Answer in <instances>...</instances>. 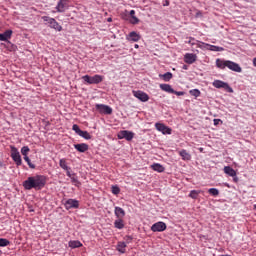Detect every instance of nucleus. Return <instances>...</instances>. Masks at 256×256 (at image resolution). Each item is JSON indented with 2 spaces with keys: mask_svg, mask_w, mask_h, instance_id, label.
<instances>
[{
  "mask_svg": "<svg viewBox=\"0 0 256 256\" xmlns=\"http://www.w3.org/2000/svg\"><path fill=\"white\" fill-rule=\"evenodd\" d=\"M47 183V178L45 176H30L23 182V187L27 191H31V189H35L36 191H40L45 187Z\"/></svg>",
  "mask_w": 256,
  "mask_h": 256,
  "instance_id": "1",
  "label": "nucleus"
},
{
  "mask_svg": "<svg viewBox=\"0 0 256 256\" xmlns=\"http://www.w3.org/2000/svg\"><path fill=\"white\" fill-rule=\"evenodd\" d=\"M216 66L221 70H225V68L227 67L229 68V70H232V72H237V73L242 72V68L239 65V63H235V61H231V60H220V58H218L216 60Z\"/></svg>",
  "mask_w": 256,
  "mask_h": 256,
  "instance_id": "2",
  "label": "nucleus"
},
{
  "mask_svg": "<svg viewBox=\"0 0 256 256\" xmlns=\"http://www.w3.org/2000/svg\"><path fill=\"white\" fill-rule=\"evenodd\" d=\"M82 80L85 83H87L88 85L99 84V83L103 82L104 76H102V75H94V76L84 75V76H82Z\"/></svg>",
  "mask_w": 256,
  "mask_h": 256,
  "instance_id": "3",
  "label": "nucleus"
},
{
  "mask_svg": "<svg viewBox=\"0 0 256 256\" xmlns=\"http://www.w3.org/2000/svg\"><path fill=\"white\" fill-rule=\"evenodd\" d=\"M42 19H43V21L48 23L50 28H52L53 30H56V31L63 30V27L61 26V24L58 23V21H56L55 18H50V16H42Z\"/></svg>",
  "mask_w": 256,
  "mask_h": 256,
  "instance_id": "4",
  "label": "nucleus"
},
{
  "mask_svg": "<svg viewBox=\"0 0 256 256\" xmlns=\"http://www.w3.org/2000/svg\"><path fill=\"white\" fill-rule=\"evenodd\" d=\"M11 158L16 162V166H22V157L16 147H11Z\"/></svg>",
  "mask_w": 256,
  "mask_h": 256,
  "instance_id": "5",
  "label": "nucleus"
},
{
  "mask_svg": "<svg viewBox=\"0 0 256 256\" xmlns=\"http://www.w3.org/2000/svg\"><path fill=\"white\" fill-rule=\"evenodd\" d=\"M95 109L99 113H105L106 115H111L113 113V108L109 107V105H104L102 103H97L95 105Z\"/></svg>",
  "mask_w": 256,
  "mask_h": 256,
  "instance_id": "6",
  "label": "nucleus"
},
{
  "mask_svg": "<svg viewBox=\"0 0 256 256\" xmlns=\"http://www.w3.org/2000/svg\"><path fill=\"white\" fill-rule=\"evenodd\" d=\"M167 229V224L166 222H163V221H158V222H155L152 226H151V231H153L154 233H157V232H163Z\"/></svg>",
  "mask_w": 256,
  "mask_h": 256,
  "instance_id": "7",
  "label": "nucleus"
},
{
  "mask_svg": "<svg viewBox=\"0 0 256 256\" xmlns=\"http://www.w3.org/2000/svg\"><path fill=\"white\" fill-rule=\"evenodd\" d=\"M213 87L215 88H224L229 93H233L234 90L231 86L228 85L226 82H222V80H214Z\"/></svg>",
  "mask_w": 256,
  "mask_h": 256,
  "instance_id": "8",
  "label": "nucleus"
},
{
  "mask_svg": "<svg viewBox=\"0 0 256 256\" xmlns=\"http://www.w3.org/2000/svg\"><path fill=\"white\" fill-rule=\"evenodd\" d=\"M117 137L118 139H126L128 141H131L132 139H134L135 134L130 130H120V132L117 134Z\"/></svg>",
  "mask_w": 256,
  "mask_h": 256,
  "instance_id": "9",
  "label": "nucleus"
},
{
  "mask_svg": "<svg viewBox=\"0 0 256 256\" xmlns=\"http://www.w3.org/2000/svg\"><path fill=\"white\" fill-rule=\"evenodd\" d=\"M199 48H207L210 51H224L225 49L222 46H216L215 44L202 43L201 41L198 43Z\"/></svg>",
  "mask_w": 256,
  "mask_h": 256,
  "instance_id": "10",
  "label": "nucleus"
},
{
  "mask_svg": "<svg viewBox=\"0 0 256 256\" xmlns=\"http://www.w3.org/2000/svg\"><path fill=\"white\" fill-rule=\"evenodd\" d=\"M156 129L161 132L164 135H171L172 134V128L167 127L165 123H155Z\"/></svg>",
  "mask_w": 256,
  "mask_h": 256,
  "instance_id": "11",
  "label": "nucleus"
},
{
  "mask_svg": "<svg viewBox=\"0 0 256 256\" xmlns=\"http://www.w3.org/2000/svg\"><path fill=\"white\" fill-rule=\"evenodd\" d=\"M134 97L138 98L141 102H148L149 101V95L145 92H142L141 90H134L133 91Z\"/></svg>",
  "mask_w": 256,
  "mask_h": 256,
  "instance_id": "12",
  "label": "nucleus"
},
{
  "mask_svg": "<svg viewBox=\"0 0 256 256\" xmlns=\"http://www.w3.org/2000/svg\"><path fill=\"white\" fill-rule=\"evenodd\" d=\"M64 206L66 207L67 210L73 209V208L78 209L80 204H79V201H77V199H67Z\"/></svg>",
  "mask_w": 256,
  "mask_h": 256,
  "instance_id": "13",
  "label": "nucleus"
},
{
  "mask_svg": "<svg viewBox=\"0 0 256 256\" xmlns=\"http://www.w3.org/2000/svg\"><path fill=\"white\" fill-rule=\"evenodd\" d=\"M196 59L197 55H195L194 53H186L184 56L185 63H188L189 65L195 63Z\"/></svg>",
  "mask_w": 256,
  "mask_h": 256,
  "instance_id": "14",
  "label": "nucleus"
},
{
  "mask_svg": "<svg viewBox=\"0 0 256 256\" xmlns=\"http://www.w3.org/2000/svg\"><path fill=\"white\" fill-rule=\"evenodd\" d=\"M67 0H59L58 4L56 5V9L58 11V13H64V11H66L67 8Z\"/></svg>",
  "mask_w": 256,
  "mask_h": 256,
  "instance_id": "15",
  "label": "nucleus"
},
{
  "mask_svg": "<svg viewBox=\"0 0 256 256\" xmlns=\"http://www.w3.org/2000/svg\"><path fill=\"white\" fill-rule=\"evenodd\" d=\"M13 35L12 29H7L4 33H0V41H8Z\"/></svg>",
  "mask_w": 256,
  "mask_h": 256,
  "instance_id": "16",
  "label": "nucleus"
},
{
  "mask_svg": "<svg viewBox=\"0 0 256 256\" xmlns=\"http://www.w3.org/2000/svg\"><path fill=\"white\" fill-rule=\"evenodd\" d=\"M127 40L137 42L141 40V34H138L136 31H131L127 36Z\"/></svg>",
  "mask_w": 256,
  "mask_h": 256,
  "instance_id": "17",
  "label": "nucleus"
},
{
  "mask_svg": "<svg viewBox=\"0 0 256 256\" xmlns=\"http://www.w3.org/2000/svg\"><path fill=\"white\" fill-rule=\"evenodd\" d=\"M114 214L116 216V218H125L126 216V212L122 207L116 206L114 209Z\"/></svg>",
  "mask_w": 256,
  "mask_h": 256,
  "instance_id": "18",
  "label": "nucleus"
},
{
  "mask_svg": "<svg viewBox=\"0 0 256 256\" xmlns=\"http://www.w3.org/2000/svg\"><path fill=\"white\" fill-rule=\"evenodd\" d=\"M224 172H225V174H228V176H230V177L237 176L236 170H234L233 167H230V165H226L224 167Z\"/></svg>",
  "mask_w": 256,
  "mask_h": 256,
  "instance_id": "19",
  "label": "nucleus"
},
{
  "mask_svg": "<svg viewBox=\"0 0 256 256\" xmlns=\"http://www.w3.org/2000/svg\"><path fill=\"white\" fill-rule=\"evenodd\" d=\"M179 155L182 157L183 161H191V154L187 150L182 149L179 151Z\"/></svg>",
  "mask_w": 256,
  "mask_h": 256,
  "instance_id": "20",
  "label": "nucleus"
},
{
  "mask_svg": "<svg viewBox=\"0 0 256 256\" xmlns=\"http://www.w3.org/2000/svg\"><path fill=\"white\" fill-rule=\"evenodd\" d=\"M74 149L78 150V152H87L89 149L88 144H74Z\"/></svg>",
  "mask_w": 256,
  "mask_h": 256,
  "instance_id": "21",
  "label": "nucleus"
},
{
  "mask_svg": "<svg viewBox=\"0 0 256 256\" xmlns=\"http://www.w3.org/2000/svg\"><path fill=\"white\" fill-rule=\"evenodd\" d=\"M161 90H163L164 92L167 93H174V89L172 88L171 85H169L168 83H162L160 85Z\"/></svg>",
  "mask_w": 256,
  "mask_h": 256,
  "instance_id": "22",
  "label": "nucleus"
},
{
  "mask_svg": "<svg viewBox=\"0 0 256 256\" xmlns=\"http://www.w3.org/2000/svg\"><path fill=\"white\" fill-rule=\"evenodd\" d=\"M114 226L117 229H123L125 228V224L123 222V219L120 217H117L116 221H114Z\"/></svg>",
  "mask_w": 256,
  "mask_h": 256,
  "instance_id": "23",
  "label": "nucleus"
},
{
  "mask_svg": "<svg viewBox=\"0 0 256 256\" xmlns=\"http://www.w3.org/2000/svg\"><path fill=\"white\" fill-rule=\"evenodd\" d=\"M126 247H127L126 243H124L123 241H119V243L117 244V251L124 254L126 253Z\"/></svg>",
  "mask_w": 256,
  "mask_h": 256,
  "instance_id": "24",
  "label": "nucleus"
},
{
  "mask_svg": "<svg viewBox=\"0 0 256 256\" xmlns=\"http://www.w3.org/2000/svg\"><path fill=\"white\" fill-rule=\"evenodd\" d=\"M151 169H153V171H156V172L165 171V167L162 164H158V163L151 165Z\"/></svg>",
  "mask_w": 256,
  "mask_h": 256,
  "instance_id": "25",
  "label": "nucleus"
},
{
  "mask_svg": "<svg viewBox=\"0 0 256 256\" xmlns=\"http://www.w3.org/2000/svg\"><path fill=\"white\" fill-rule=\"evenodd\" d=\"M81 246H83L81 241H69V247L72 249L81 248Z\"/></svg>",
  "mask_w": 256,
  "mask_h": 256,
  "instance_id": "26",
  "label": "nucleus"
},
{
  "mask_svg": "<svg viewBox=\"0 0 256 256\" xmlns=\"http://www.w3.org/2000/svg\"><path fill=\"white\" fill-rule=\"evenodd\" d=\"M162 78L164 82H170V80L173 78V75L170 71H168L167 73H164V75H162Z\"/></svg>",
  "mask_w": 256,
  "mask_h": 256,
  "instance_id": "27",
  "label": "nucleus"
},
{
  "mask_svg": "<svg viewBox=\"0 0 256 256\" xmlns=\"http://www.w3.org/2000/svg\"><path fill=\"white\" fill-rule=\"evenodd\" d=\"M80 137H83L86 140L92 139V135H90L87 130H81Z\"/></svg>",
  "mask_w": 256,
  "mask_h": 256,
  "instance_id": "28",
  "label": "nucleus"
},
{
  "mask_svg": "<svg viewBox=\"0 0 256 256\" xmlns=\"http://www.w3.org/2000/svg\"><path fill=\"white\" fill-rule=\"evenodd\" d=\"M59 166L62 169H64V171H67V169H68L67 160L66 159H60Z\"/></svg>",
  "mask_w": 256,
  "mask_h": 256,
  "instance_id": "29",
  "label": "nucleus"
},
{
  "mask_svg": "<svg viewBox=\"0 0 256 256\" xmlns=\"http://www.w3.org/2000/svg\"><path fill=\"white\" fill-rule=\"evenodd\" d=\"M190 95H192L193 97H200L201 92L198 88H194L193 90H190Z\"/></svg>",
  "mask_w": 256,
  "mask_h": 256,
  "instance_id": "30",
  "label": "nucleus"
},
{
  "mask_svg": "<svg viewBox=\"0 0 256 256\" xmlns=\"http://www.w3.org/2000/svg\"><path fill=\"white\" fill-rule=\"evenodd\" d=\"M199 194H201V191L193 190V191H190L189 197H191L192 199H197Z\"/></svg>",
  "mask_w": 256,
  "mask_h": 256,
  "instance_id": "31",
  "label": "nucleus"
},
{
  "mask_svg": "<svg viewBox=\"0 0 256 256\" xmlns=\"http://www.w3.org/2000/svg\"><path fill=\"white\" fill-rule=\"evenodd\" d=\"M9 244H10L9 239L0 238V246H1V247L9 246Z\"/></svg>",
  "mask_w": 256,
  "mask_h": 256,
  "instance_id": "32",
  "label": "nucleus"
},
{
  "mask_svg": "<svg viewBox=\"0 0 256 256\" xmlns=\"http://www.w3.org/2000/svg\"><path fill=\"white\" fill-rule=\"evenodd\" d=\"M209 194H211L212 196H219V190L216 189L215 187H212L209 189Z\"/></svg>",
  "mask_w": 256,
  "mask_h": 256,
  "instance_id": "33",
  "label": "nucleus"
},
{
  "mask_svg": "<svg viewBox=\"0 0 256 256\" xmlns=\"http://www.w3.org/2000/svg\"><path fill=\"white\" fill-rule=\"evenodd\" d=\"M72 129L74 130V132H76V134L81 136V128L79 127V125L77 123H74Z\"/></svg>",
  "mask_w": 256,
  "mask_h": 256,
  "instance_id": "34",
  "label": "nucleus"
},
{
  "mask_svg": "<svg viewBox=\"0 0 256 256\" xmlns=\"http://www.w3.org/2000/svg\"><path fill=\"white\" fill-rule=\"evenodd\" d=\"M21 152H22V155L26 157L28 155V152H30L28 145H25L24 147H22Z\"/></svg>",
  "mask_w": 256,
  "mask_h": 256,
  "instance_id": "35",
  "label": "nucleus"
},
{
  "mask_svg": "<svg viewBox=\"0 0 256 256\" xmlns=\"http://www.w3.org/2000/svg\"><path fill=\"white\" fill-rule=\"evenodd\" d=\"M120 192H121L120 187H118V186H112V193H113L115 196H117L118 194H120Z\"/></svg>",
  "mask_w": 256,
  "mask_h": 256,
  "instance_id": "36",
  "label": "nucleus"
},
{
  "mask_svg": "<svg viewBox=\"0 0 256 256\" xmlns=\"http://www.w3.org/2000/svg\"><path fill=\"white\" fill-rule=\"evenodd\" d=\"M139 22H140V19L137 18V16H135V14H134V18L130 19V23L132 25H138Z\"/></svg>",
  "mask_w": 256,
  "mask_h": 256,
  "instance_id": "37",
  "label": "nucleus"
},
{
  "mask_svg": "<svg viewBox=\"0 0 256 256\" xmlns=\"http://www.w3.org/2000/svg\"><path fill=\"white\" fill-rule=\"evenodd\" d=\"M71 180H72L73 184H79L78 177H76L75 175H73V176L71 177Z\"/></svg>",
  "mask_w": 256,
  "mask_h": 256,
  "instance_id": "38",
  "label": "nucleus"
},
{
  "mask_svg": "<svg viewBox=\"0 0 256 256\" xmlns=\"http://www.w3.org/2000/svg\"><path fill=\"white\" fill-rule=\"evenodd\" d=\"M66 173H67V176L70 177V179H72L71 167H68V165H67Z\"/></svg>",
  "mask_w": 256,
  "mask_h": 256,
  "instance_id": "39",
  "label": "nucleus"
},
{
  "mask_svg": "<svg viewBox=\"0 0 256 256\" xmlns=\"http://www.w3.org/2000/svg\"><path fill=\"white\" fill-rule=\"evenodd\" d=\"M213 122H214V125H219L221 122V118H214Z\"/></svg>",
  "mask_w": 256,
  "mask_h": 256,
  "instance_id": "40",
  "label": "nucleus"
},
{
  "mask_svg": "<svg viewBox=\"0 0 256 256\" xmlns=\"http://www.w3.org/2000/svg\"><path fill=\"white\" fill-rule=\"evenodd\" d=\"M24 161H26L28 163V166H30L31 159H29L28 155L24 157Z\"/></svg>",
  "mask_w": 256,
  "mask_h": 256,
  "instance_id": "41",
  "label": "nucleus"
},
{
  "mask_svg": "<svg viewBox=\"0 0 256 256\" xmlns=\"http://www.w3.org/2000/svg\"><path fill=\"white\" fill-rule=\"evenodd\" d=\"M134 15H135V9H131V11H130L131 19L134 18Z\"/></svg>",
  "mask_w": 256,
  "mask_h": 256,
  "instance_id": "42",
  "label": "nucleus"
},
{
  "mask_svg": "<svg viewBox=\"0 0 256 256\" xmlns=\"http://www.w3.org/2000/svg\"><path fill=\"white\" fill-rule=\"evenodd\" d=\"M173 93H175V95H178V97L184 95V92H176L175 90H173Z\"/></svg>",
  "mask_w": 256,
  "mask_h": 256,
  "instance_id": "43",
  "label": "nucleus"
},
{
  "mask_svg": "<svg viewBox=\"0 0 256 256\" xmlns=\"http://www.w3.org/2000/svg\"><path fill=\"white\" fill-rule=\"evenodd\" d=\"M29 167H30L31 169H35V165L32 164L31 160H30V163H29Z\"/></svg>",
  "mask_w": 256,
  "mask_h": 256,
  "instance_id": "44",
  "label": "nucleus"
},
{
  "mask_svg": "<svg viewBox=\"0 0 256 256\" xmlns=\"http://www.w3.org/2000/svg\"><path fill=\"white\" fill-rule=\"evenodd\" d=\"M0 167H6V165H4V163L0 160Z\"/></svg>",
  "mask_w": 256,
  "mask_h": 256,
  "instance_id": "45",
  "label": "nucleus"
},
{
  "mask_svg": "<svg viewBox=\"0 0 256 256\" xmlns=\"http://www.w3.org/2000/svg\"><path fill=\"white\" fill-rule=\"evenodd\" d=\"M253 65L256 67V58L253 59Z\"/></svg>",
  "mask_w": 256,
  "mask_h": 256,
  "instance_id": "46",
  "label": "nucleus"
},
{
  "mask_svg": "<svg viewBox=\"0 0 256 256\" xmlns=\"http://www.w3.org/2000/svg\"><path fill=\"white\" fill-rule=\"evenodd\" d=\"M107 21H108V23H111L113 21V19L112 18H108Z\"/></svg>",
  "mask_w": 256,
  "mask_h": 256,
  "instance_id": "47",
  "label": "nucleus"
},
{
  "mask_svg": "<svg viewBox=\"0 0 256 256\" xmlns=\"http://www.w3.org/2000/svg\"><path fill=\"white\" fill-rule=\"evenodd\" d=\"M183 69H184V70H188V66H187V65H184V66H183Z\"/></svg>",
  "mask_w": 256,
  "mask_h": 256,
  "instance_id": "48",
  "label": "nucleus"
},
{
  "mask_svg": "<svg viewBox=\"0 0 256 256\" xmlns=\"http://www.w3.org/2000/svg\"><path fill=\"white\" fill-rule=\"evenodd\" d=\"M126 238L129 239L130 241H131V239H132L131 236H127Z\"/></svg>",
  "mask_w": 256,
  "mask_h": 256,
  "instance_id": "49",
  "label": "nucleus"
},
{
  "mask_svg": "<svg viewBox=\"0 0 256 256\" xmlns=\"http://www.w3.org/2000/svg\"><path fill=\"white\" fill-rule=\"evenodd\" d=\"M135 48H139V44H135Z\"/></svg>",
  "mask_w": 256,
  "mask_h": 256,
  "instance_id": "50",
  "label": "nucleus"
},
{
  "mask_svg": "<svg viewBox=\"0 0 256 256\" xmlns=\"http://www.w3.org/2000/svg\"><path fill=\"white\" fill-rule=\"evenodd\" d=\"M166 5H167V6L169 5V1H166Z\"/></svg>",
  "mask_w": 256,
  "mask_h": 256,
  "instance_id": "51",
  "label": "nucleus"
},
{
  "mask_svg": "<svg viewBox=\"0 0 256 256\" xmlns=\"http://www.w3.org/2000/svg\"><path fill=\"white\" fill-rule=\"evenodd\" d=\"M254 209L256 210V204L254 205Z\"/></svg>",
  "mask_w": 256,
  "mask_h": 256,
  "instance_id": "52",
  "label": "nucleus"
}]
</instances>
